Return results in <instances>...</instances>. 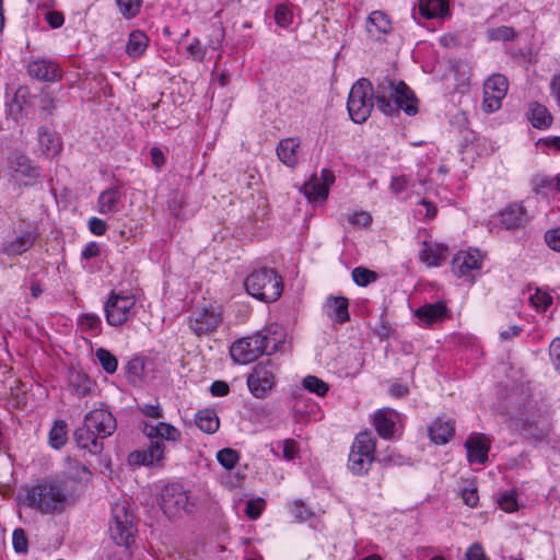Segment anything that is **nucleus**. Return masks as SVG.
Returning a JSON list of instances; mask_svg holds the SVG:
<instances>
[{
	"label": "nucleus",
	"instance_id": "1",
	"mask_svg": "<svg viewBox=\"0 0 560 560\" xmlns=\"http://www.w3.org/2000/svg\"><path fill=\"white\" fill-rule=\"evenodd\" d=\"M386 116H394L402 109L407 115L418 113V100L411 89L404 82H396L389 77H384L373 89L372 83L365 79H359L351 88L347 108L350 118L355 124L364 122L374 107Z\"/></svg>",
	"mask_w": 560,
	"mask_h": 560
},
{
	"label": "nucleus",
	"instance_id": "2",
	"mask_svg": "<svg viewBox=\"0 0 560 560\" xmlns=\"http://www.w3.org/2000/svg\"><path fill=\"white\" fill-rule=\"evenodd\" d=\"M25 502L42 514H59L68 506L69 498L57 483L44 482L27 490Z\"/></svg>",
	"mask_w": 560,
	"mask_h": 560
},
{
	"label": "nucleus",
	"instance_id": "3",
	"mask_svg": "<svg viewBox=\"0 0 560 560\" xmlns=\"http://www.w3.org/2000/svg\"><path fill=\"white\" fill-rule=\"evenodd\" d=\"M244 285L250 295L265 302H275L282 293L281 278L269 268L253 271L245 279Z\"/></svg>",
	"mask_w": 560,
	"mask_h": 560
},
{
	"label": "nucleus",
	"instance_id": "4",
	"mask_svg": "<svg viewBox=\"0 0 560 560\" xmlns=\"http://www.w3.org/2000/svg\"><path fill=\"white\" fill-rule=\"evenodd\" d=\"M375 440L370 432L357 435L348 458V467L354 475L366 474L374 460Z\"/></svg>",
	"mask_w": 560,
	"mask_h": 560
},
{
	"label": "nucleus",
	"instance_id": "5",
	"mask_svg": "<svg viewBox=\"0 0 560 560\" xmlns=\"http://www.w3.org/2000/svg\"><path fill=\"white\" fill-rule=\"evenodd\" d=\"M223 320L221 307L209 303L197 307L189 318V329L194 335L201 337L215 331Z\"/></svg>",
	"mask_w": 560,
	"mask_h": 560
},
{
	"label": "nucleus",
	"instance_id": "6",
	"mask_svg": "<svg viewBox=\"0 0 560 560\" xmlns=\"http://www.w3.org/2000/svg\"><path fill=\"white\" fill-rule=\"evenodd\" d=\"M109 530L116 545L129 547L133 542L136 533L133 515L124 504L116 503L113 506Z\"/></svg>",
	"mask_w": 560,
	"mask_h": 560
},
{
	"label": "nucleus",
	"instance_id": "7",
	"mask_svg": "<svg viewBox=\"0 0 560 560\" xmlns=\"http://www.w3.org/2000/svg\"><path fill=\"white\" fill-rule=\"evenodd\" d=\"M266 338L257 331L252 336L236 340L230 349L231 358L240 364L255 361L266 352V348L262 346Z\"/></svg>",
	"mask_w": 560,
	"mask_h": 560
},
{
	"label": "nucleus",
	"instance_id": "8",
	"mask_svg": "<svg viewBox=\"0 0 560 560\" xmlns=\"http://www.w3.org/2000/svg\"><path fill=\"white\" fill-rule=\"evenodd\" d=\"M188 495L178 483L166 485L161 492L160 506L168 517H175L180 512H188Z\"/></svg>",
	"mask_w": 560,
	"mask_h": 560
},
{
	"label": "nucleus",
	"instance_id": "9",
	"mask_svg": "<svg viewBox=\"0 0 560 560\" xmlns=\"http://www.w3.org/2000/svg\"><path fill=\"white\" fill-rule=\"evenodd\" d=\"M250 393L257 397H264L275 385V365L267 359L258 363L247 377Z\"/></svg>",
	"mask_w": 560,
	"mask_h": 560
},
{
	"label": "nucleus",
	"instance_id": "10",
	"mask_svg": "<svg viewBox=\"0 0 560 560\" xmlns=\"http://www.w3.org/2000/svg\"><path fill=\"white\" fill-rule=\"evenodd\" d=\"M136 301L132 295L112 293L105 303V316L110 326H119L128 320Z\"/></svg>",
	"mask_w": 560,
	"mask_h": 560
},
{
	"label": "nucleus",
	"instance_id": "11",
	"mask_svg": "<svg viewBox=\"0 0 560 560\" xmlns=\"http://www.w3.org/2000/svg\"><path fill=\"white\" fill-rule=\"evenodd\" d=\"M508 80L504 75L495 73L483 84V109L494 113L501 107V102L508 92Z\"/></svg>",
	"mask_w": 560,
	"mask_h": 560
},
{
	"label": "nucleus",
	"instance_id": "12",
	"mask_svg": "<svg viewBox=\"0 0 560 560\" xmlns=\"http://www.w3.org/2000/svg\"><path fill=\"white\" fill-rule=\"evenodd\" d=\"M101 440L110 436L116 428L117 422L115 417L107 409H94L88 412L84 417V422Z\"/></svg>",
	"mask_w": 560,
	"mask_h": 560
},
{
	"label": "nucleus",
	"instance_id": "13",
	"mask_svg": "<svg viewBox=\"0 0 560 560\" xmlns=\"http://www.w3.org/2000/svg\"><path fill=\"white\" fill-rule=\"evenodd\" d=\"M12 176L24 185H32L39 177L38 168L21 152H13L9 158Z\"/></svg>",
	"mask_w": 560,
	"mask_h": 560
},
{
	"label": "nucleus",
	"instance_id": "14",
	"mask_svg": "<svg viewBox=\"0 0 560 560\" xmlns=\"http://www.w3.org/2000/svg\"><path fill=\"white\" fill-rule=\"evenodd\" d=\"M334 182V173L328 168H324L320 177L313 175L308 182L303 185L302 191L310 201L326 199L328 196L329 185Z\"/></svg>",
	"mask_w": 560,
	"mask_h": 560
},
{
	"label": "nucleus",
	"instance_id": "15",
	"mask_svg": "<svg viewBox=\"0 0 560 560\" xmlns=\"http://www.w3.org/2000/svg\"><path fill=\"white\" fill-rule=\"evenodd\" d=\"M150 446L142 451H135L129 455V463L135 465L152 466L164 458V443L160 440H150Z\"/></svg>",
	"mask_w": 560,
	"mask_h": 560
},
{
	"label": "nucleus",
	"instance_id": "16",
	"mask_svg": "<svg viewBox=\"0 0 560 560\" xmlns=\"http://www.w3.org/2000/svg\"><path fill=\"white\" fill-rule=\"evenodd\" d=\"M73 436L78 446L92 455H100L104 450L103 440L84 423L74 431Z\"/></svg>",
	"mask_w": 560,
	"mask_h": 560
},
{
	"label": "nucleus",
	"instance_id": "17",
	"mask_svg": "<svg viewBox=\"0 0 560 560\" xmlns=\"http://www.w3.org/2000/svg\"><path fill=\"white\" fill-rule=\"evenodd\" d=\"M28 74L40 81H57L61 78L58 66L50 60H35L28 63Z\"/></svg>",
	"mask_w": 560,
	"mask_h": 560
},
{
	"label": "nucleus",
	"instance_id": "18",
	"mask_svg": "<svg viewBox=\"0 0 560 560\" xmlns=\"http://www.w3.org/2000/svg\"><path fill=\"white\" fill-rule=\"evenodd\" d=\"M465 447L470 463L483 464L487 462L490 444L483 435L469 436L465 442Z\"/></svg>",
	"mask_w": 560,
	"mask_h": 560
},
{
	"label": "nucleus",
	"instance_id": "19",
	"mask_svg": "<svg viewBox=\"0 0 560 560\" xmlns=\"http://www.w3.org/2000/svg\"><path fill=\"white\" fill-rule=\"evenodd\" d=\"M142 431L150 440L154 439L161 442L163 440L175 442L180 438V432L175 427L165 422H159L158 424L145 423Z\"/></svg>",
	"mask_w": 560,
	"mask_h": 560
},
{
	"label": "nucleus",
	"instance_id": "20",
	"mask_svg": "<svg viewBox=\"0 0 560 560\" xmlns=\"http://www.w3.org/2000/svg\"><path fill=\"white\" fill-rule=\"evenodd\" d=\"M36 235L32 232H25L12 241L4 242L2 253L8 257H16L27 252L35 243Z\"/></svg>",
	"mask_w": 560,
	"mask_h": 560
},
{
	"label": "nucleus",
	"instance_id": "21",
	"mask_svg": "<svg viewBox=\"0 0 560 560\" xmlns=\"http://www.w3.org/2000/svg\"><path fill=\"white\" fill-rule=\"evenodd\" d=\"M395 417L396 412L390 408H383L375 412L373 422L377 433L383 439H389L393 436L395 429Z\"/></svg>",
	"mask_w": 560,
	"mask_h": 560
},
{
	"label": "nucleus",
	"instance_id": "22",
	"mask_svg": "<svg viewBox=\"0 0 560 560\" xmlns=\"http://www.w3.org/2000/svg\"><path fill=\"white\" fill-rule=\"evenodd\" d=\"M258 332H259V335L267 337L262 343V346L266 348L265 354H267V355H270V354L277 352L280 349V347L284 343V339H285L284 331L277 324H272V325L266 327L265 329L259 330Z\"/></svg>",
	"mask_w": 560,
	"mask_h": 560
},
{
	"label": "nucleus",
	"instance_id": "23",
	"mask_svg": "<svg viewBox=\"0 0 560 560\" xmlns=\"http://www.w3.org/2000/svg\"><path fill=\"white\" fill-rule=\"evenodd\" d=\"M300 141L295 138L282 139L277 147L279 160L289 167H294L298 163V149Z\"/></svg>",
	"mask_w": 560,
	"mask_h": 560
},
{
	"label": "nucleus",
	"instance_id": "24",
	"mask_svg": "<svg viewBox=\"0 0 560 560\" xmlns=\"http://www.w3.org/2000/svg\"><path fill=\"white\" fill-rule=\"evenodd\" d=\"M455 428L451 420L438 418L429 428V435L436 444H445L454 435Z\"/></svg>",
	"mask_w": 560,
	"mask_h": 560
},
{
	"label": "nucleus",
	"instance_id": "25",
	"mask_svg": "<svg viewBox=\"0 0 560 560\" xmlns=\"http://www.w3.org/2000/svg\"><path fill=\"white\" fill-rule=\"evenodd\" d=\"M447 308L443 301H438L433 304H427L419 307L415 315L423 323L430 325L446 316Z\"/></svg>",
	"mask_w": 560,
	"mask_h": 560
},
{
	"label": "nucleus",
	"instance_id": "26",
	"mask_svg": "<svg viewBox=\"0 0 560 560\" xmlns=\"http://www.w3.org/2000/svg\"><path fill=\"white\" fill-rule=\"evenodd\" d=\"M366 31L370 36L377 38V35L389 33L390 21L384 12L374 11L368 18Z\"/></svg>",
	"mask_w": 560,
	"mask_h": 560
},
{
	"label": "nucleus",
	"instance_id": "27",
	"mask_svg": "<svg viewBox=\"0 0 560 560\" xmlns=\"http://www.w3.org/2000/svg\"><path fill=\"white\" fill-rule=\"evenodd\" d=\"M423 246L424 248L420 253V259L428 266H439L446 259V247L427 242L423 243Z\"/></svg>",
	"mask_w": 560,
	"mask_h": 560
},
{
	"label": "nucleus",
	"instance_id": "28",
	"mask_svg": "<svg viewBox=\"0 0 560 560\" xmlns=\"http://www.w3.org/2000/svg\"><path fill=\"white\" fill-rule=\"evenodd\" d=\"M528 118L537 129H546L552 124V116L548 108L539 103H532L529 105Z\"/></svg>",
	"mask_w": 560,
	"mask_h": 560
},
{
	"label": "nucleus",
	"instance_id": "29",
	"mask_svg": "<svg viewBox=\"0 0 560 560\" xmlns=\"http://www.w3.org/2000/svg\"><path fill=\"white\" fill-rule=\"evenodd\" d=\"M526 211L522 206H510L501 213V223L506 230H513L525 221Z\"/></svg>",
	"mask_w": 560,
	"mask_h": 560
},
{
	"label": "nucleus",
	"instance_id": "30",
	"mask_svg": "<svg viewBox=\"0 0 560 560\" xmlns=\"http://www.w3.org/2000/svg\"><path fill=\"white\" fill-rule=\"evenodd\" d=\"M454 264L458 265L460 275L481 267V256L478 250L458 253L454 258Z\"/></svg>",
	"mask_w": 560,
	"mask_h": 560
},
{
	"label": "nucleus",
	"instance_id": "31",
	"mask_svg": "<svg viewBox=\"0 0 560 560\" xmlns=\"http://www.w3.org/2000/svg\"><path fill=\"white\" fill-rule=\"evenodd\" d=\"M219 418L213 409H202L196 415V424L205 433H214L219 429Z\"/></svg>",
	"mask_w": 560,
	"mask_h": 560
},
{
	"label": "nucleus",
	"instance_id": "32",
	"mask_svg": "<svg viewBox=\"0 0 560 560\" xmlns=\"http://www.w3.org/2000/svg\"><path fill=\"white\" fill-rule=\"evenodd\" d=\"M148 43L149 38L143 32L133 31L129 35L128 43L126 45V52L130 57L137 58L145 51Z\"/></svg>",
	"mask_w": 560,
	"mask_h": 560
},
{
	"label": "nucleus",
	"instance_id": "33",
	"mask_svg": "<svg viewBox=\"0 0 560 560\" xmlns=\"http://www.w3.org/2000/svg\"><path fill=\"white\" fill-rule=\"evenodd\" d=\"M447 10L446 0H420L419 12L425 19H433L444 15Z\"/></svg>",
	"mask_w": 560,
	"mask_h": 560
},
{
	"label": "nucleus",
	"instance_id": "34",
	"mask_svg": "<svg viewBox=\"0 0 560 560\" xmlns=\"http://www.w3.org/2000/svg\"><path fill=\"white\" fill-rule=\"evenodd\" d=\"M119 200L118 188H109L103 191L98 198L100 212L103 214L117 211Z\"/></svg>",
	"mask_w": 560,
	"mask_h": 560
},
{
	"label": "nucleus",
	"instance_id": "35",
	"mask_svg": "<svg viewBox=\"0 0 560 560\" xmlns=\"http://www.w3.org/2000/svg\"><path fill=\"white\" fill-rule=\"evenodd\" d=\"M67 442V423L63 420H56L49 431V444L58 450Z\"/></svg>",
	"mask_w": 560,
	"mask_h": 560
},
{
	"label": "nucleus",
	"instance_id": "36",
	"mask_svg": "<svg viewBox=\"0 0 560 560\" xmlns=\"http://www.w3.org/2000/svg\"><path fill=\"white\" fill-rule=\"evenodd\" d=\"M38 142L42 153L56 154L59 152V144L55 137L46 128L38 129Z\"/></svg>",
	"mask_w": 560,
	"mask_h": 560
},
{
	"label": "nucleus",
	"instance_id": "37",
	"mask_svg": "<svg viewBox=\"0 0 560 560\" xmlns=\"http://www.w3.org/2000/svg\"><path fill=\"white\" fill-rule=\"evenodd\" d=\"M327 305L332 308L336 320L343 323L349 319L348 300L342 296L329 298Z\"/></svg>",
	"mask_w": 560,
	"mask_h": 560
},
{
	"label": "nucleus",
	"instance_id": "38",
	"mask_svg": "<svg viewBox=\"0 0 560 560\" xmlns=\"http://www.w3.org/2000/svg\"><path fill=\"white\" fill-rule=\"evenodd\" d=\"M70 385L78 397H84L91 390V380L82 373L73 374L71 376Z\"/></svg>",
	"mask_w": 560,
	"mask_h": 560
},
{
	"label": "nucleus",
	"instance_id": "39",
	"mask_svg": "<svg viewBox=\"0 0 560 560\" xmlns=\"http://www.w3.org/2000/svg\"><path fill=\"white\" fill-rule=\"evenodd\" d=\"M143 0H116L120 14L127 19H133L139 14Z\"/></svg>",
	"mask_w": 560,
	"mask_h": 560
},
{
	"label": "nucleus",
	"instance_id": "40",
	"mask_svg": "<svg viewBox=\"0 0 560 560\" xmlns=\"http://www.w3.org/2000/svg\"><path fill=\"white\" fill-rule=\"evenodd\" d=\"M95 355L104 369L109 374L116 372L118 366V361L114 354H112L108 350L104 348H100L96 350Z\"/></svg>",
	"mask_w": 560,
	"mask_h": 560
},
{
	"label": "nucleus",
	"instance_id": "41",
	"mask_svg": "<svg viewBox=\"0 0 560 560\" xmlns=\"http://www.w3.org/2000/svg\"><path fill=\"white\" fill-rule=\"evenodd\" d=\"M516 32L513 27L510 26H499L494 28H489L487 32V37L490 40H502L508 42L516 37Z\"/></svg>",
	"mask_w": 560,
	"mask_h": 560
},
{
	"label": "nucleus",
	"instance_id": "42",
	"mask_svg": "<svg viewBox=\"0 0 560 560\" xmlns=\"http://www.w3.org/2000/svg\"><path fill=\"white\" fill-rule=\"evenodd\" d=\"M238 458V453L230 447L223 448L217 454L218 462L228 470H231L235 467Z\"/></svg>",
	"mask_w": 560,
	"mask_h": 560
},
{
	"label": "nucleus",
	"instance_id": "43",
	"mask_svg": "<svg viewBox=\"0 0 560 560\" xmlns=\"http://www.w3.org/2000/svg\"><path fill=\"white\" fill-rule=\"evenodd\" d=\"M303 387L318 396H324L329 388L327 383L314 375H308L303 380Z\"/></svg>",
	"mask_w": 560,
	"mask_h": 560
},
{
	"label": "nucleus",
	"instance_id": "44",
	"mask_svg": "<svg viewBox=\"0 0 560 560\" xmlns=\"http://www.w3.org/2000/svg\"><path fill=\"white\" fill-rule=\"evenodd\" d=\"M377 278L376 273L364 267H357L352 270V279L360 287H366Z\"/></svg>",
	"mask_w": 560,
	"mask_h": 560
},
{
	"label": "nucleus",
	"instance_id": "45",
	"mask_svg": "<svg viewBox=\"0 0 560 560\" xmlns=\"http://www.w3.org/2000/svg\"><path fill=\"white\" fill-rule=\"evenodd\" d=\"M13 549L18 553H26L28 550V540L23 528H16L12 534Z\"/></svg>",
	"mask_w": 560,
	"mask_h": 560
},
{
	"label": "nucleus",
	"instance_id": "46",
	"mask_svg": "<svg viewBox=\"0 0 560 560\" xmlns=\"http://www.w3.org/2000/svg\"><path fill=\"white\" fill-rule=\"evenodd\" d=\"M144 369V362L140 358L130 360L127 364L128 378L130 382L136 383L141 380Z\"/></svg>",
	"mask_w": 560,
	"mask_h": 560
},
{
	"label": "nucleus",
	"instance_id": "47",
	"mask_svg": "<svg viewBox=\"0 0 560 560\" xmlns=\"http://www.w3.org/2000/svg\"><path fill=\"white\" fill-rule=\"evenodd\" d=\"M28 95H30L28 89L26 86H20L15 91L14 97L10 105L11 113H14V112L21 113L23 109V105L27 103Z\"/></svg>",
	"mask_w": 560,
	"mask_h": 560
},
{
	"label": "nucleus",
	"instance_id": "48",
	"mask_svg": "<svg viewBox=\"0 0 560 560\" xmlns=\"http://www.w3.org/2000/svg\"><path fill=\"white\" fill-rule=\"evenodd\" d=\"M499 506L504 512H514L518 508L517 499L514 492H504L499 499H498Z\"/></svg>",
	"mask_w": 560,
	"mask_h": 560
},
{
	"label": "nucleus",
	"instance_id": "49",
	"mask_svg": "<svg viewBox=\"0 0 560 560\" xmlns=\"http://www.w3.org/2000/svg\"><path fill=\"white\" fill-rule=\"evenodd\" d=\"M265 504L266 503L264 499L247 501L245 509L246 515L252 520L258 518L265 508Z\"/></svg>",
	"mask_w": 560,
	"mask_h": 560
},
{
	"label": "nucleus",
	"instance_id": "50",
	"mask_svg": "<svg viewBox=\"0 0 560 560\" xmlns=\"http://www.w3.org/2000/svg\"><path fill=\"white\" fill-rule=\"evenodd\" d=\"M275 20L280 27H287L292 22V13L287 7L282 4L277 5Z\"/></svg>",
	"mask_w": 560,
	"mask_h": 560
},
{
	"label": "nucleus",
	"instance_id": "51",
	"mask_svg": "<svg viewBox=\"0 0 560 560\" xmlns=\"http://www.w3.org/2000/svg\"><path fill=\"white\" fill-rule=\"evenodd\" d=\"M533 189L536 194H541L546 188L555 187V179L546 175H537L532 180Z\"/></svg>",
	"mask_w": 560,
	"mask_h": 560
},
{
	"label": "nucleus",
	"instance_id": "52",
	"mask_svg": "<svg viewBox=\"0 0 560 560\" xmlns=\"http://www.w3.org/2000/svg\"><path fill=\"white\" fill-rule=\"evenodd\" d=\"M207 47H201L198 38H195L191 44L188 45L187 51L194 61H203L206 56Z\"/></svg>",
	"mask_w": 560,
	"mask_h": 560
},
{
	"label": "nucleus",
	"instance_id": "53",
	"mask_svg": "<svg viewBox=\"0 0 560 560\" xmlns=\"http://www.w3.org/2000/svg\"><path fill=\"white\" fill-rule=\"evenodd\" d=\"M529 301L537 308L546 310L551 304L552 299L548 293L537 290L536 293L529 298Z\"/></svg>",
	"mask_w": 560,
	"mask_h": 560
},
{
	"label": "nucleus",
	"instance_id": "54",
	"mask_svg": "<svg viewBox=\"0 0 560 560\" xmlns=\"http://www.w3.org/2000/svg\"><path fill=\"white\" fill-rule=\"evenodd\" d=\"M79 324L83 329L96 330L101 327V318L94 314H84L79 318Z\"/></svg>",
	"mask_w": 560,
	"mask_h": 560
},
{
	"label": "nucleus",
	"instance_id": "55",
	"mask_svg": "<svg viewBox=\"0 0 560 560\" xmlns=\"http://www.w3.org/2000/svg\"><path fill=\"white\" fill-rule=\"evenodd\" d=\"M545 240L552 250L560 253V228L546 232Z\"/></svg>",
	"mask_w": 560,
	"mask_h": 560
},
{
	"label": "nucleus",
	"instance_id": "56",
	"mask_svg": "<svg viewBox=\"0 0 560 560\" xmlns=\"http://www.w3.org/2000/svg\"><path fill=\"white\" fill-rule=\"evenodd\" d=\"M466 560H486L483 548L480 544H472L466 551Z\"/></svg>",
	"mask_w": 560,
	"mask_h": 560
},
{
	"label": "nucleus",
	"instance_id": "57",
	"mask_svg": "<svg viewBox=\"0 0 560 560\" xmlns=\"http://www.w3.org/2000/svg\"><path fill=\"white\" fill-rule=\"evenodd\" d=\"M549 354L555 369L560 373V338H556L551 342L549 347Z\"/></svg>",
	"mask_w": 560,
	"mask_h": 560
},
{
	"label": "nucleus",
	"instance_id": "58",
	"mask_svg": "<svg viewBox=\"0 0 560 560\" xmlns=\"http://www.w3.org/2000/svg\"><path fill=\"white\" fill-rule=\"evenodd\" d=\"M45 18L52 28L60 27L65 22L63 14L59 11H47Z\"/></svg>",
	"mask_w": 560,
	"mask_h": 560
},
{
	"label": "nucleus",
	"instance_id": "59",
	"mask_svg": "<svg viewBox=\"0 0 560 560\" xmlns=\"http://www.w3.org/2000/svg\"><path fill=\"white\" fill-rule=\"evenodd\" d=\"M371 215L364 211L355 212L349 217V222L354 225L366 226L371 223Z\"/></svg>",
	"mask_w": 560,
	"mask_h": 560
},
{
	"label": "nucleus",
	"instance_id": "60",
	"mask_svg": "<svg viewBox=\"0 0 560 560\" xmlns=\"http://www.w3.org/2000/svg\"><path fill=\"white\" fill-rule=\"evenodd\" d=\"M407 185V177L405 175H400L393 177L389 188L395 195H398L406 189Z\"/></svg>",
	"mask_w": 560,
	"mask_h": 560
},
{
	"label": "nucleus",
	"instance_id": "61",
	"mask_svg": "<svg viewBox=\"0 0 560 560\" xmlns=\"http://www.w3.org/2000/svg\"><path fill=\"white\" fill-rule=\"evenodd\" d=\"M90 231L95 235H103L106 232V222L98 218H91L89 220Z\"/></svg>",
	"mask_w": 560,
	"mask_h": 560
},
{
	"label": "nucleus",
	"instance_id": "62",
	"mask_svg": "<svg viewBox=\"0 0 560 560\" xmlns=\"http://www.w3.org/2000/svg\"><path fill=\"white\" fill-rule=\"evenodd\" d=\"M283 457L288 460H291L295 457L298 452V445L294 440L288 439L283 442Z\"/></svg>",
	"mask_w": 560,
	"mask_h": 560
},
{
	"label": "nucleus",
	"instance_id": "63",
	"mask_svg": "<svg viewBox=\"0 0 560 560\" xmlns=\"http://www.w3.org/2000/svg\"><path fill=\"white\" fill-rule=\"evenodd\" d=\"M462 497H463V501L465 502V504L468 506H471V508L476 506L478 503V500H479L477 490L475 488L465 489L463 491Z\"/></svg>",
	"mask_w": 560,
	"mask_h": 560
},
{
	"label": "nucleus",
	"instance_id": "64",
	"mask_svg": "<svg viewBox=\"0 0 560 560\" xmlns=\"http://www.w3.org/2000/svg\"><path fill=\"white\" fill-rule=\"evenodd\" d=\"M229 385L223 381H214L210 387L213 396H225L229 393Z\"/></svg>",
	"mask_w": 560,
	"mask_h": 560
}]
</instances>
